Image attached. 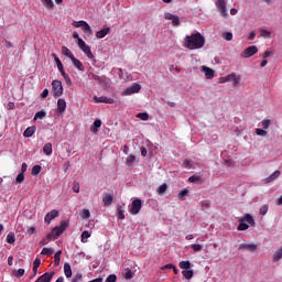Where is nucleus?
Instances as JSON below:
<instances>
[{
  "label": "nucleus",
  "mask_w": 282,
  "mask_h": 282,
  "mask_svg": "<svg viewBox=\"0 0 282 282\" xmlns=\"http://www.w3.org/2000/svg\"><path fill=\"white\" fill-rule=\"evenodd\" d=\"M204 45H206V39L199 32L194 33L192 35H187L185 37L184 46L187 50H202V47H204Z\"/></svg>",
  "instance_id": "1"
},
{
  "label": "nucleus",
  "mask_w": 282,
  "mask_h": 282,
  "mask_svg": "<svg viewBox=\"0 0 282 282\" xmlns=\"http://www.w3.org/2000/svg\"><path fill=\"white\" fill-rule=\"evenodd\" d=\"M69 226V223L67 221H61V226H56L52 229V232L46 235V239L50 241L54 239V237H61L63 235L64 230H67V227Z\"/></svg>",
  "instance_id": "2"
},
{
  "label": "nucleus",
  "mask_w": 282,
  "mask_h": 282,
  "mask_svg": "<svg viewBox=\"0 0 282 282\" xmlns=\"http://www.w3.org/2000/svg\"><path fill=\"white\" fill-rule=\"evenodd\" d=\"M77 45L90 61H94V53H91V47H89V45H87L83 39L78 40Z\"/></svg>",
  "instance_id": "3"
},
{
  "label": "nucleus",
  "mask_w": 282,
  "mask_h": 282,
  "mask_svg": "<svg viewBox=\"0 0 282 282\" xmlns=\"http://www.w3.org/2000/svg\"><path fill=\"white\" fill-rule=\"evenodd\" d=\"M52 89L54 98L63 96V83L58 79L52 82Z\"/></svg>",
  "instance_id": "4"
},
{
  "label": "nucleus",
  "mask_w": 282,
  "mask_h": 282,
  "mask_svg": "<svg viewBox=\"0 0 282 282\" xmlns=\"http://www.w3.org/2000/svg\"><path fill=\"white\" fill-rule=\"evenodd\" d=\"M142 86L138 83L132 84L130 87L126 88L121 96H133V94H140Z\"/></svg>",
  "instance_id": "5"
},
{
  "label": "nucleus",
  "mask_w": 282,
  "mask_h": 282,
  "mask_svg": "<svg viewBox=\"0 0 282 282\" xmlns=\"http://www.w3.org/2000/svg\"><path fill=\"white\" fill-rule=\"evenodd\" d=\"M140 210H142V200L135 198L130 205L129 213L130 215H138Z\"/></svg>",
  "instance_id": "6"
},
{
  "label": "nucleus",
  "mask_w": 282,
  "mask_h": 282,
  "mask_svg": "<svg viewBox=\"0 0 282 282\" xmlns=\"http://www.w3.org/2000/svg\"><path fill=\"white\" fill-rule=\"evenodd\" d=\"M257 52H259V48L253 45V46H249L247 47L242 53H241V57L242 58H250L251 56H254V54H257Z\"/></svg>",
  "instance_id": "7"
},
{
  "label": "nucleus",
  "mask_w": 282,
  "mask_h": 282,
  "mask_svg": "<svg viewBox=\"0 0 282 282\" xmlns=\"http://www.w3.org/2000/svg\"><path fill=\"white\" fill-rule=\"evenodd\" d=\"M75 28H82L85 34H91V26L86 21L80 20L76 22Z\"/></svg>",
  "instance_id": "8"
},
{
  "label": "nucleus",
  "mask_w": 282,
  "mask_h": 282,
  "mask_svg": "<svg viewBox=\"0 0 282 282\" xmlns=\"http://www.w3.org/2000/svg\"><path fill=\"white\" fill-rule=\"evenodd\" d=\"M95 102H104L105 105H113V102H116V100L111 97H106V96H95L94 97Z\"/></svg>",
  "instance_id": "9"
},
{
  "label": "nucleus",
  "mask_w": 282,
  "mask_h": 282,
  "mask_svg": "<svg viewBox=\"0 0 282 282\" xmlns=\"http://www.w3.org/2000/svg\"><path fill=\"white\" fill-rule=\"evenodd\" d=\"M59 213L57 209H53L50 213H47L44 217L45 224H52V219H56L58 217Z\"/></svg>",
  "instance_id": "10"
},
{
  "label": "nucleus",
  "mask_w": 282,
  "mask_h": 282,
  "mask_svg": "<svg viewBox=\"0 0 282 282\" xmlns=\"http://www.w3.org/2000/svg\"><path fill=\"white\" fill-rule=\"evenodd\" d=\"M281 175V171L276 170L273 172L269 177L262 180L263 184H270L271 182H274V180H278Z\"/></svg>",
  "instance_id": "11"
},
{
  "label": "nucleus",
  "mask_w": 282,
  "mask_h": 282,
  "mask_svg": "<svg viewBox=\"0 0 282 282\" xmlns=\"http://www.w3.org/2000/svg\"><path fill=\"white\" fill-rule=\"evenodd\" d=\"M257 245L256 243H241L239 245V250H248V252H257Z\"/></svg>",
  "instance_id": "12"
},
{
  "label": "nucleus",
  "mask_w": 282,
  "mask_h": 282,
  "mask_svg": "<svg viewBox=\"0 0 282 282\" xmlns=\"http://www.w3.org/2000/svg\"><path fill=\"white\" fill-rule=\"evenodd\" d=\"M54 279V272H46L42 274L35 282H51Z\"/></svg>",
  "instance_id": "13"
},
{
  "label": "nucleus",
  "mask_w": 282,
  "mask_h": 282,
  "mask_svg": "<svg viewBox=\"0 0 282 282\" xmlns=\"http://www.w3.org/2000/svg\"><path fill=\"white\" fill-rule=\"evenodd\" d=\"M202 72H203V74H205L207 79L215 78V70H213V68H210L208 66H203Z\"/></svg>",
  "instance_id": "14"
},
{
  "label": "nucleus",
  "mask_w": 282,
  "mask_h": 282,
  "mask_svg": "<svg viewBox=\"0 0 282 282\" xmlns=\"http://www.w3.org/2000/svg\"><path fill=\"white\" fill-rule=\"evenodd\" d=\"M102 204L104 206H111L113 204V194H105V196L102 197Z\"/></svg>",
  "instance_id": "15"
},
{
  "label": "nucleus",
  "mask_w": 282,
  "mask_h": 282,
  "mask_svg": "<svg viewBox=\"0 0 282 282\" xmlns=\"http://www.w3.org/2000/svg\"><path fill=\"white\" fill-rule=\"evenodd\" d=\"M65 109H67V101L65 99L57 100V112L65 113Z\"/></svg>",
  "instance_id": "16"
},
{
  "label": "nucleus",
  "mask_w": 282,
  "mask_h": 282,
  "mask_svg": "<svg viewBox=\"0 0 282 282\" xmlns=\"http://www.w3.org/2000/svg\"><path fill=\"white\" fill-rule=\"evenodd\" d=\"M110 32H111V29L109 26H105L96 33V37L105 39V36H107V34H109Z\"/></svg>",
  "instance_id": "17"
},
{
  "label": "nucleus",
  "mask_w": 282,
  "mask_h": 282,
  "mask_svg": "<svg viewBox=\"0 0 282 282\" xmlns=\"http://www.w3.org/2000/svg\"><path fill=\"white\" fill-rule=\"evenodd\" d=\"M74 67L78 69L79 72H85V65H83V62H80L78 58L74 57L70 59Z\"/></svg>",
  "instance_id": "18"
},
{
  "label": "nucleus",
  "mask_w": 282,
  "mask_h": 282,
  "mask_svg": "<svg viewBox=\"0 0 282 282\" xmlns=\"http://www.w3.org/2000/svg\"><path fill=\"white\" fill-rule=\"evenodd\" d=\"M36 133V127L32 126L24 130L23 135L24 138H32Z\"/></svg>",
  "instance_id": "19"
},
{
  "label": "nucleus",
  "mask_w": 282,
  "mask_h": 282,
  "mask_svg": "<svg viewBox=\"0 0 282 282\" xmlns=\"http://www.w3.org/2000/svg\"><path fill=\"white\" fill-rule=\"evenodd\" d=\"M102 127V121L100 119H97L94 121V124L90 127V131L93 133H98V129Z\"/></svg>",
  "instance_id": "20"
},
{
  "label": "nucleus",
  "mask_w": 282,
  "mask_h": 282,
  "mask_svg": "<svg viewBox=\"0 0 282 282\" xmlns=\"http://www.w3.org/2000/svg\"><path fill=\"white\" fill-rule=\"evenodd\" d=\"M52 57L54 58L55 63H56V66H57V69L63 73L65 72V68L63 67V62H61V58H58V56H56L55 53L52 54Z\"/></svg>",
  "instance_id": "21"
},
{
  "label": "nucleus",
  "mask_w": 282,
  "mask_h": 282,
  "mask_svg": "<svg viewBox=\"0 0 282 282\" xmlns=\"http://www.w3.org/2000/svg\"><path fill=\"white\" fill-rule=\"evenodd\" d=\"M64 274L66 279H72V265L69 264V262H66L64 264Z\"/></svg>",
  "instance_id": "22"
},
{
  "label": "nucleus",
  "mask_w": 282,
  "mask_h": 282,
  "mask_svg": "<svg viewBox=\"0 0 282 282\" xmlns=\"http://www.w3.org/2000/svg\"><path fill=\"white\" fill-rule=\"evenodd\" d=\"M138 162V160L135 159V155L130 154L127 159H126V164L127 166H133V164H135Z\"/></svg>",
  "instance_id": "23"
},
{
  "label": "nucleus",
  "mask_w": 282,
  "mask_h": 282,
  "mask_svg": "<svg viewBox=\"0 0 282 282\" xmlns=\"http://www.w3.org/2000/svg\"><path fill=\"white\" fill-rule=\"evenodd\" d=\"M62 54H64V56H67V58H69L70 61L75 57L74 53H72V51L67 48V46L62 47Z\"/></svg>",
  "instance_id": "24"
},
{
  "label": "nucleus",
  "mask_w": 282,
  "mask_h": 282,
  "mask_svg": "<svg viewBox=\"0 0 282 282\" xmlns=\"http://www.w3.org/2000/svg\"><path fill=\"white\" fill-rule=\"evenodd\" d=\"M182 274H183L184 279H186L187 281H191V279H193V270L192 269L183 270Z\"/></svg>",
  "instance_id": "25"
},
{
  "label": "nucleus",
  "mask_w": 282,
  "mask_h": 282,
  "mask_svg": "<svg viewBox=\"0 0 282 282\" xmlns=\"http://www.w3.org/2000/svg\"><path fill=\"white\" fill-rule=\"evenodd\" d=\"M242 221H247L249 226H254V218L250 214H246L245 217L242 218Z\"/></svg>",
  "instance_id": "26"
},
{
  "label": "nucleus",
  "mask_w": 282,
  "mask_h": 282,
  "mask_svg": "<svg viewBox=\"0 0 282 282\" xmlns=\"http://www.w3.org/2000/svg\"><path fill=\"white\" fill-rule=\"evenodd\" d=\"M79 215L82 219H89L91 217V213L89 212V209H82L79 212Z\"/></svg>",
  "instance_id": "27"
},
{
  "label": "nucleus",
  "mask_w": 282,
  "mask_h": 282,
  "mask_svg": "<svg viewBox=\"0 0 282 282\" xmlns=\"http://www.w3.org/2000/svg\"><path fill=\"white\" fill-rule=\"evenodd\" d=\"M250 228L249 224H246L245 220L240 219L237 230H248Z\"/></svg>",
  "instance_id": "28"
},
{
  "label": "nucleus",
  "mask_w": 282,
  "mask_h": 282,
  "mask_svg": "<svg viewBox=\"0 0 282 282\" xmlns=\"http://www.w3.org/2000/svg\"><path fill=\"white\" fill-rule=\"evenodd\" d=\"M61 254H63L62 250H58L55 254H54V265H61Z\"/></svg>",
  "instance_id": "29"
},
{
  "label": "nucleus",
  "mask_w": 282,
  "mask_h": 282,
  "mask_svg": "<svg viewBox=\"0 0 282 282\" xmlns=\"http://www.w3.org/2000/svg\"><path fill=\"white\" fill-rule=\"evenodd\" d=\"M169 189V185H166V183H163L158 189L156 193L159 195H164V193H166V191Z\"/></svg>",
  "instance_id": "30"
},
{
  "label": "nucleus",
  "mask_w": 282,
  "mask_h": 282,
  "mask_svg": "<svg viewBox=\"0 0 282 282\" xmlns=\"http://www.w3.org/2000/svg\"><path fill=\"white\" fill-rule=\"evenodd\" d=\"M52 143H46L43 147V153H45V155H52Z\"/></svg>",
  "instance_id": "31"
},
{
  "label": "nucleus",
  "mask_w": 282,
  "mask_h": 282,
  "mask_svg": "<svg viewBox=\"0 0 282 282\" xmlns=\"http://www.w3.org/2000/svg\"><path fill=\"white\" fill-rule=\"evenodd\" d=\"M181 270H191V261H181L180 262Z\"/></svg>",
  "instance_id": "32"
},
{
  "label": "nucleus",
  "mask_w": 282,
  "mask_h": 282,
  "mask_svg": "<svg viewBox=\"0 0 282 282\" xmlns=\"http://www.w3.org/2000/svg\"><path fill=\"white\" fill-rule=\"evenodd\" d=\"M89 237H91V232L90 231H83L82 232V243H87V239H89Z\"/></svg>",
  "instance_id": "33"
},
{
  "label": "nucleus",
  "mask_w": 282,
  "mask_h": 282,
  "mask_svg": "<svg viewBox=\"0 0 282 282\" xmlns=\"http://www.w3.org/2000/svg\"><path fill=\"white\" fill-rule=\"evenodd\" d=\"M41 254H44L46 257H52L54 254V249L52 248H43L41 251Z\"/></svg>",
  "instance_id": "34"
},
{
  "label": "nucleus",
  "mask_w": 282,
  "mask_h": 282,
  "mask_svg": "<svg viewBox=\"0 0 282 282\" xmlns=\"http://www.w3.org/2000/svg\"><path fill=\"white\" fill-rule=\"evenodd\" d=\"M47 113L44 110H40L35 113L34 120H43Z\"/></svg>",
  "instance_id": "35"
},
{
  "label": "nucleus",
  "mask_w": 282,
  "mask_h": 282,
  "mask_svg": "<svg viewBox=\"0 0 282 282\" xmlns=\"http://www.w3.org/2000/svg\"><path fill=\"white\" fill-rule=\"evenodd\" d=\"M17 241V236H14V232H9L7 235V243H14Z\"/></svg>",
  "instance_id": "36"
},
{
  "label": "nucleus",
  "mask_w": 282,
  "mask_h": 282,
  "mask_svg": "<svg viewBox=\"0 0 282 282\" xmlns=\"http://www.w3.org/2000/svg\"><path fill=\"white\" fill-rule=\"evenodd\" d=\"M89 76L93 78V80H97V83H99L100 85H102V83H105V77H101L96 74H90Z\"/></svg>",
  "instance_id": "37"
},
{
  "label": "nucleus",
  "mask_w": 282,
  "mask_h": 282,
  "mask_svg": "<svg viewBox=\"0 0 282 282\" xmlns=\"http://www.w3.org/2000/svg\"><path fill=\"white\" fill-rule=\"evenodd\" d=\"M43 6L47 8V10H52L54 8V1L52 0H41Z\"/></svg>",
  "instance_id": "38"
},
{
  "label": "nucleus",
  "mask_w": 282,
  "mask_h": 282,
  "mask_svg": "<svg viewBox=\"0 0 282 282\" xmlns=\"http://www.w3.org/2000/svg\"><path fill=\"white\" fill-rule=\"evenodd\" d=\"M23 274H25V269H19V270H14V271H13V275H14L17 279H21V276H23Z\"/></svg>",
  "instance_id": "39"
},
{
  "label": "nucleus",
  "mask_w": 282,
  "mask_h": 282,
  "mask_svg": "<svg viewBox=\"0 0 282 282\" xmlns=\"http://www.w3.org/2000/svg\"><path fill=\"white\" fill-rule=\"evenodd\" d=\"M232 77H235V73H231V74L227 75L226 77H221L220 83H230V80H232Z\"/></svg>",
  "instance_id": "40"
},
{
  "label": "nucleus",
  "mask_w": 282,
  "mask_h": 282,
  "mask_svg": "<svg viewBox=\"0 0 282 282\" xmlns=\"http://www.w3.org/2000/svg\"><path fill=\"white\" fill-rule=\"evenodd\" d=\"M15 182H17L18 184H21V183L25 182V174L20 172V173L17 175Z\"/></svg>",
  "instance_id": "41"
},
{
  "label": "nucleus",
  "mask_w": 282,
  "mask_h": 282,
  "mask_svg": "<svg viewBox=\"0 0 282 282\" xmlns=\"http://www.w3.org/2000/svg\"><path fill=\"white\" fill-rule=\"evenodd\" d=\"M39 173H41V165H34L32 167L31 175L36 176V175H39Z\"/></svg>",
  "instance_id": "42"
},
{
  "label": "nucleus",
  "mask_w": 282,
  "mask_h": 282,
  "mask_svg": "<svg viewBox=\"0 0 282 282\" xmlns=\"http://www.w3.org/2000/svg\"><path fill=\"white\" fill-rule=\"evenodd\" d=\"M117 213H118V219H124V210H122V206L117 207Z\"/></svg>",
  "instance_id": "43"
},
{
  "label": "nucleus",
  "mask_w": 282,
  "mask_h": 282,
  "mask_svg": "<svg viewBox=\"0 0 282 282\" xmlns=\"http://www.w3.org/2000/svg\"><path fill=\"white\" fill-rule=\"evenodd\" d=\"M183 166H184V169H193V161L185 159L183 161Z\"/></svg>",
  "instance_id": "44"
},
{
  "label": "nucleus",
  "mask_w": 282,
  "mask_h": 282,
  "mask_svg": "<svg viewBox=\"0 0 282 282\" xmlns=\"http://www.w3.org/2000/svg\"><path fill=\"white\" fill-rule=\"evenodd\" d=\"M256 133H257V135H260L261 138H265V135H268V131H265L261 128L256 129Z\"/></svg>",
  "instance_id": "45"
},
{
  "label": "nucleus",
  "mask_w": 282,
  "mask_h": 282,
  "mask_svg": "<svg viewBox=\"0 0 282 282\" xmlns=\"http://www.w3.org/2000/svg\"><path fill=\"white\" fill-rule=\"evenodd\" d=\"M188 182L195 184V182H202V176L193 175L188 177Z\"/></svg>",
  "instance_id": "46"
},
{
  "label": "nucleus",
  "mask_w": 282,
  "mask_h": 282,
  "mask_svg": "<svg viewBox=\"0 0 282 282\" xmlns=\"http://www.w3.org/2000/svg\"><path fill=\"white\" fill-rule=\"evenodd\" d=\"M70 282H83V274L82 273H76Z\"/></svg>",
  "instance_id": "47"
},
{
  "label": "nucleus",
  "mask_w": 282,
  "mask_h": 282,
  "mask_svg": "<svg viewBox=\"0 0 282 282\" xmlns=\"http://www.w3.org/2000/svg\"><path fill=\"white\" fill-rule=\"evenodd\" d=\"M231 80H234V87H237V85L241 83V77L237 76V74L234 73V77H231Z\"/></svg>",
  "instance_id": "48"
},
{
  "label": "nucleus",
  "mask_w": 282,
  "mask_h": 282,
  "mask_svg": "<svg viewBox=\"0 0 282 282\" xmlns=\"http://www.w3.org/2000/svg\"><path fill=\"white\" fill-rule=\"evenodd\" d=\"M261 126H262V129H264V131L270 129V119L262 120Z\"/></svg>",
  "instance_id": "49"
},
{
  "label": "nucleus",
  "mask_w": 282,
  "mask_h": 282,
  "mask_svg": "<svg viewBox=\"0 0 282 282\" xmlns=\"http://www.w3.org/2000/svg\"><path fill=\"white\" fill-rule=\"evenodd\" d=\"M192 250H194V252H202V250H204V246L202 245H192Z\"/></svg>",
  "instance_id": "50"
},
{
  "label": "nucleus",
  "mask_w": 282,
  "mask_h": 282,
  "mask_svg": "<svg viewBox=\"0 0 282 282\" xmlns=\"http://www.w3.org/2000/svg\"><path fill=\"white\" fill-rule=\"evenodd\" d=\"M137 118H140V120L147 121V120H149V113L140 112V113L137 115Z\"/></svg>",
  "instance_id": "51"
},
{
  "label": "nucleus",
  "mask_w": 282,
  "mask_h": 282,
  "mask_svg": "<svg viewBox=\"0 0 282 282\" xmlns=\"http://www.w3.org/2000/svg\"><path fill=\"white\" fill-rule=\"evenodd\" d=\"M188 195V189H183L178 193V199H182L184 202V198Z\"/></svg>",
  "instance_id": "52"
},
{
  "label": "nucleus",
  "mask_w": 282,
  "mask_h": 282,
  "mask_svg": "<svg viewBox=\"0 0 282 282\" xmlns=\"http://www.w3.org/2000/svg\"><path fill=\"white\" fill-rule=\"evenodd\" d=\"M216 7L218 8V10H220L221 8H226V0H217Z\"/></svg>",
  "instance_id": "53"
},
{
  "label": "nucleus",
  "mask_w": 282,
  "mask_h": 282,
  "mask_svg": "<svg viewBox=\"0 0 282 282\" xmlns=\"http://www.w3.org/2000/svg\"><path fill=\"white\" fill-rule=\"evenodd\" d=\"M172 25H174V28H177L180 25V17L178 15H174L172 18Z\"/></svg>",
  "instance_id": "54"
},
{
  "label": "nucleus",
  "mask_w": 282,
  "mask_h": 282,
  "mask_svg": "<svg viewBox=\"0 0 282 282\" xmlns=\"http://www.w3.org/2000/svg\"><path fill=\"white\" fill-rule=\"evenodd\" d=\"M118 281V276L116 274H110L107 276L105 282H116Z\"/></svg>",
  "instance_id": "55"
},
{
  "label": "nucleus",
  "mask_w": 282,
  "mask_h": 282,
  "mask_svg": "<svg viewBox=\"0 0 282 282\" xmlns=\"http://www.w3.org/2000/svg\"><path fill=\"white\" fill-rule=\"evenodd\" d=\"M73 192L80 193V184L78 182L73 183Z\"/></svg>",
  "instance_id": "56"
},
{
  "label": "nucleus",
  "mask_w": 282,
  "mask_h": 282,
  "mask_svg": "<svg viewBox=\"0 0 282 282\" xmlns=\"http://www.w3.org/2000/svg\"><path fill=\"white\" fill-rule=\"evenodd\" d=\"M223 37L225 39V41H231L232 40V33L231 32H225L223 34Z\"/></svg>",
  "instance_id": "57"
},
{
  "label": "nucleus",
  "mask_w": 282,
  "mask_h": 282,
  "mask_svg": "<svg viewBox=\"0 0 282 282\" xmlns=\"http://www.w3.org/2000/svg\"><path fill=\"white\" fill-rule=\"evenodd\" d=\"M268 210H269V206L268 205H263L260 208V215H268Z\"/></svg>",
  "instance_id": "58"
},
{
  "label": "nucleus",
  "mask_w": 282,
  "mask_h": 282,
  "mask_svg": "<svg viewBox=\"0 0 282 282\" xmlns=\"http://www.w3.org/2000/svg\"><path fill=\"white\" fill-rule=\"evenodd\" d=\"M261 36H264L265 39H270V31L262 29L261 31Z\"/></svg>",
  "instance_id": "59"
},
{
  "label": "nucleus",
  "mask_w": 282,
  "mask_h": 282,
  "mask_svg": "<svg viewBox=\"0 0 282 282\" xmlns=\"http://www.w3.org/2000/svg\"><path fill=\"white\" fill-rule=\"evenodd\" d=\"M61 74L66 83H72L69 75H67V73H65V70H63Z\"/></svg>",
  "instance_id": "60"
},
{
  "label": "nucleus",
  "mask_w": 282,
  "mask_h": 282,
  "mask_svg": "<svg viewBox=\"0 0 282 282\" xmlns=\"http://www.w3.org/2000/svg\"><path fill=\"white\" fill-rule=\"evenodd\" d=\"M175 17V14L166 12L164 14V19H166V21H173V18Z\"/></svg>",
  "instance_id": "61"
},
{
  "label": "nucleus",
  "mask_w": 282,
  "mask_h": 282,
  "mask_svg": "<svg viewBox=\"0 0 282 282\" xmlns=\"http://www.w3.org/2000/svg\"><path fill=\"white\" fill-rule=\"evenodd\" d=\"M4 46L10 50L11 47H14V43L8 41V40H4Z\"/></svg>",
  "instance_id": "62"
},
{
  "label": "nucleus",
  "mask_w": 282,
  "mask_h": 282,
  "mask_svg": "<svg viewBox=\"0 0 282 282\" xmlns=\"http://www.w3.org/2000/svg\"><path fill=\"white\" fill-rule=\"evenodd\" d=\"M218 10L223 17H228V10L226 9V7H223L221 9H218Z\"/></svg>",
  "instance_id": "63"
},
{
  "label": "nucleus",
  "mask_w": 282,
  "mask_h": 282,
  "mask_svg": "<svg viewBox=\"0 0 282 282\" xmlns=\"http://www.w3.org/2000/svg\"><path fill=\"white\" fill-rule=\"evenodd\" d=\"M41 267V259L36 258L33 262V268H40Z\"/></svg>",
  "instance_id": "64"
}]
</instances>
